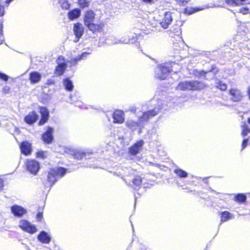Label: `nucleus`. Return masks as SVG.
I'll return each instance as SVG.
<instances>
[{
    "instance_id": "1",
    "label": "nucleus",
    "mask_w": 250,
    "mask_h": 250,
    "mask_svg": "<svg viewBox=\"0 0 250 250\" xmlns=\"http://www.w3.org/2000/svg\"><path fill=\"white\" fill-rule=\"evenodd\" d=\"M159 110V108L155 107L152 109L144 112L143 115L139 117V122L134 121L131 119L127 120L126 122V125L133 131L139 128V133H141L144 123L148 121L149 119L157 115Z\"/></svg>"
},
{
    "instance_id": "2",
    "label": "nucleus",
    "mask_w": 250,
    "mask_h": 250,
    "mask_svg": "<svg viewBox=\"0 0 250 250\" xmlns=\"http://www.w3.org/2000/svg\"><path fill=\"white\" fill-rule=\"evenodd\" d=\"M206 85L202 82L197 81H185L183 82L177 86L176 89L177 90H197L204 88Z\"/></svg>"
},
{
    "instance_id": "3",
    "label": "nucleus",
    "mask_w": 250,
    "mask_h": 250,
    "mask_svg": "<svg viewBox=\"0 0 250 250\" xmlns=\"http://www.w3.org/2000/svg\"><path fill=\"white\" fill-rule=\"evenodd\" d=\"M66 171V169L62 167H55L50 169L47 176L48 181L51 184H54L57 181V176H63Z\"/></svg>"
},
{
    "instance_id": "4",
    "label": "nucleus",
    "mask_w": 250,
    "mask_h": 250,
    "mask_svg": "<svg viewBox=\"0 0 250 250\" xmlns=\"http://www.w3.org/2000/svg\"><path fill=\"white\" fill-rule=\"evenodd\" d=\"M170 71V67L168 64H161L155 69V77L158 79L165 80Z\"/></svg>"
},
{
    "instance_id": "5",
    "label": "nucleus",
    "mask_w": 250,
    "mask_h": 250,
    "mask_svg": "<svg viewBox=\"0 0 250 250\" xmlns=\"http://www.w3.org/2000/svg\"><path fill=\"white\" fill-rule=\"evenodd\" d=\"M229 94L230 96V101L233 102H240L244 96L242 91L237 88H232L229 90Z\"/></svg>"
},
{
    "instance_id": "6",
    "label": "nucleus",
    "mask_w": 250,
    "mask_h": 250,
    "mask_svg": "<svg viewBox=\"0 0 250 250\" xmlns=\"http://www.w3.org/2000/svg\"><path fill=\"white\" fill-rule=\"evenodd\" d=\"M57 66L55 70V74L57 76H60L63 74L66 69L67 64L64 58L62 56L58 57L57 60Z\"/></svg>"
},
{
    "instance_id": "7",
    "label": "nucleus",
    "mask_w": 250,
    "mask_h": 250,
    "mask_svg": "<svg viewBox=\"0 0 250 250\" xmlns=\"http://www.w3.org/2000/svg\"><path fill=\"white\" fill-rule=\"evenodd\" d=\"M19 227L24 231L30 233H34L37 229L34 225H32L26 220H21L20 222Z\"/></svg>"
},
{
    "instance_id": "8",
    "label": "nucleus",
    "mask_w": 250,
    "mask_h": 250,
    "mask_svg": "<svg viewBox=\"0 0 250 250\" xmlns=\"http://www.w3.org/2000/svg\"><path fill=\"white\" fill-rule=\"evenodd\" d=\"M27 170L33 174H36L40 168V165L38 162L35 160H28L26 163Z\"/></svg>"
},
{
    "instance_id": "9",
    "label": "nucleus",
    "mask_w": 250,
    "mask_h": 250,
    "mask_svg": "<svg viewBox=\"0 0 250 250\" xmlns=\"http://www.w3.org/2000/svg\"><path fill=\"white\" fill-rule=\"evenodd\" d=\"M172 13L170 12H166L164 17L160 22V24L163 28L167 29L172 21Z\"/></svg>"
},
{
    "instance_id": "10",
    "label": "nucleus",
    "mask_w": 250,
    "mask_h": 250,
    "mask_svg": "<svg viewBox=\"0 0 250 250\" xmlns=\"http://www.w3.org/2000/svg\"><path fill=\"white\" fill-rule=\"evenodd\" d=\"M144 142L143 140H140L138 141L136 144H135L134 145H133L131 147L129 148V153L131 155H135L142 149V147L144 145Z\"/></svg>"
},
{
    "instance_id": "11",
    "label": "nucleus",
    "mask_w": 250,
    "mask_h": 250,
    "mask_svg": "<svg viewBox=\"0 0 250 250\" xmlns=\"http://www.w3.org/2000/svg\"><path fill=\"white\" fill-rule=\"evenodd\" d=\"M73 30L76 36V38H77L76 40H74V42H77L83 34V27L81 23H77L74 25Z\"/></svg>"
},
{
    "instance_id": "12",
    "label": "nucleus",
    "mask_w": 250,
    "mask_h": 250,
    "mask_svg": "<svg viewBox=\"0 0 250 250\" xmlns=\"http://www.w3.org/2000/svg\"><path fill=\"white\" fill-rule=\"evenodd\" d=\"M11 211L15 216L19 217H21L26 213V210L25 209L18 205H14L12 207Z\"/></svg>"
},
{
    "instance_id": "13",
    "label": "nucleus",
    "mask_w": 250,
    "mask_h": 250,
    "mask_svg": "<svg viewBox=\"0 0 250 250\" xmlns=\"http://www.w3.org/2000/svg\"><path fill=\"white\" fill-rule=\"evenodd\" d=\"M113 118L114 123H123L125 120L124 112L121 110L115 111L113 114Z\"/></svg>"
},
{
    "instance_id": "14",
    "label": "nucleus",
    "mask_w": 250,
    "mask_h": 250,
    "mask_svg": "<svg viewBox=\"0 0 250 250\" xmlns=\"http://www.w3.org/2000/svg\"><path fill=\"white\" fill-rule=\"evenodd\" d=\"M53 132V128L48 127L46 131L43 134L42 139L43 141L47 144L50 143L53 140L52 133Z\"/></svg>"
},
{
    "instance_id": "15",
    "label": "nucleus",
    "mask_w": 250,
    "mask_h": 250,
    "mask_svg": "<svg viewBox=\"0 0 250 250\" xmlns=\"http://www.w3.org/2000/svg\"><path fill=\"white\" fill-rule=\"evenodd\" d=\"M40 112L42 115V119L40 121L39 125H44L48 120L49 113L47 109L45 107H41Z\"/></svg>"
},
{
    "instance_id": "16",
    "label": "nucleus",
    "mask_w": 250,
    "mask_h": 250,
    "mask_svg": "<svg viewBox=\"0 0 250 250\" xmlns=\"http://www.w3.org/2000/svg\"><path fill=\"white\" fill-rule=\"evenodd\" d=\"M21 152L26 155H29L31 153V144L27 141L22 142L20 146Z\"/></svg>"
},
{
    "instance_id": "17",
    "label": "nucleus",
    "mask_w": 250,
    "mask_h": 250,
    "mask_svg": "<svg viewBox=\"0 0 250 250\" xmlns=\"http://www.w3.org/2000/svg\"><path fill=\"white\" fill-rule=\"evenodd\" d=\"M38 117V116L36 112L33 111L25 117L24 120L27 124H32L37 121Z\"/></svg>"
},
{
    "instance_id": "18",
    "label": "nucleus",
    "mask_w": 250,
    "mask_h": 250,
    "mask_svg": "<svg viewBox=\"0 0 250 250\" xmlns=\"http://www.w3.org/2000/svg\"><path fill=\"white\" fill-rule=\"evenodd\" d=\"M85 25L93 32L101 31L103 28V24H97L93 23V22H89L88 24H86Z\"/></svg>"
},
{
    "instance_id": "19",
    "label": "nucleus",
    "mask_w": 250,
    "mask_h": 250,
    "mask_svg": "<svg viewBox=\"0 0 250 250\" xmlns=\"http://www.w3.org/2000/svg\"><path fill=\"white\" fill-rule=\"evenodd\" d=\"M38 239L42 243L48 244L51 240L50 237L44 231H42L38 236Z\"/></svg>"
},
{
    "instance_id": "20",
    "label": "nucleus",
    "mask_w": 250,
    "mask_h": 250,
    "mask_svg": "<svg viewBox=\"0 0 250 250\" xmlns=\"http://www.w3.org/2000/svg\"><path fill=\"white\" fill-rule=\"evenodd\" d=\"M95 17V14L91 10L86 12L85 18H84V24H88L89 22H93Z\"/></svg>"
},
{
    "instance_id": "21",
    "label": "nucleus",
    "mask_w": 250,
    "mask_h": 250,
    "mask_svg": "<svg viewBox=\"0 0 250 250\" xmlns=\"http://www.w3.org/2000/svg\"><path fill=\"white\" fill-rule=\"evenodd\" d=\"M41 78V74L36 71L31 72L30 74L29 79L32 83H37L39 82L40 81Z\"/></svg>"
},
{
    "instance_id": "22",
    "label": "nucleus",
    "mask_w": 250,
    "mask_h": 250,
    "mask_svg": "<svg viewBox=\"0 0 250 250\" xmlns=\"http://www.w3.org/2000/svg\"><path fill=\"white\" fill-rule=\"evenodd\" d=\"M142 178L139 176L135 177L132 179V183L135 189H138L141 187L142 183Z\"/></svg>"
},
{
    "instance_id": "23",
    "label": "nucleus",
    "mask_w": 250,
    "mask_h": 250,
    "mask_svg": "<svg viewBox=\"0 0 250 250\" xmlns=\"http://www.w3.org/2000/svg\"><path fill=\"white\" fill-rule=\"evenodd\" d=\"M80 11L78 9H74L68 13V17L70 20L78 18L80 16Z\"/></svg>"
},
{
    "instance_id": "24",
    "label": "nucleus",
    "mask_w": 250,
    "mask_h": 250,
    "mask_svg": "<svg viewBox=\"0 0 250 250\" xmlns=\"http://www.w3.org/2000/svg\"><path fill=\"white\" fill-rule=\"evenodd\" d=\"M90 153L82 152L80 151H73L72 155L74 156V158L77 159H81L86 155H89Z\"/></svg>"
},
{
    "instance_id": "25",
    "label": "nucleus",
    "mask_w": 250,
    "mask_h": 250,
    "mask_svg": "<svg viewBox=\"0 0 250 250\" xmlns=\"http://www.w3.org/2000/svg\"><path fill=\"white\" fill-rule=\"evenodd\" d=\"M88 55V53L84 52L82 53L81 55H79L77 57L72 59L71 61V63L72 64H76L77 61H80L81 60H83Z\"/></svg>"
},
{
    "instance_id": "26",
    "label": "nucleus",
    "mask_w": 250,
    "mask_h": 250,
    "mask_svg": "<svg viewBox=\"0 0 250 250\" xmlns=\"http://www.w3.org/2000/svg\"><path fill=\"white\" fill-rule=\"evenodd\" d=\"M63 85L65 88L68 91H71L73 88L72 82L68 78L63 80Z\"/></svg>"
},
{
    "instance_id": "27",
    "label": "nucleus",
    "mask_w": 250,
    "mask_h": 250,
    "mask_svg": "<svg viewBox=\"0 0 250 250\" xmlns=\"http://www.w3.org/2000/svg\"><path fill=\"white\" fill-rule=\"evenodd\" d=\"M221 222H224L231 218V214L228 211H224L220 213Z\"/></svg>"
},
{
    "instance_id": "28",
    "label": "nucleus",
    "mask_w": 250,
    "mask_h": 250,
    "mask_svg": "<svg viewBox=\"0 0 250 250\" xmlns=\"http://www.w3.org/2000/svg\"><path fill=\"white\" fill-rule=\"evenodd\" d=\"M174 173L180 178H186L188 176V173L181 169H176L174 170Z\"/></svg>"
},
{
    "instance_id": "29",
    "label": "nucleus",
    "mask_w": 250,
    "mask_h": 250,
    "mask_svg": "<svg viewBox=\"0 0 250 250\" xmlns=\"http://www.w3.org/2000/svg\"><path fill=\"white\" fill-rule=\"evenodd\" d=\"M135 41V40L132 38L131 39H129L128 38H126V37H125L121 40H119L118 41L116 42L115 43H132Z\"/></svg>"
},
{
    "instance_id": "30",
    "label": "nucleus",
    "mask_w": 250,
    "mask_h": 250,
    "mask_svg": "<svg viewBox=\"0 0 250 250\" xmlns=\"http://www.w3.org/2000/svg\"><path fill=\"white\" fill-rule=\"evenodd\" d=\"M216 87L221 90L225 91L227 88V85L222 82L218 81L216 83Z\"/></svg>"
},
{
    "instance_id": "31",
    "label": "nucleus",
    "mask_w": 250,
    "mask_h": 250,
    "mask_svg": "<svg viewBox=\"0 0 250 250\" xmlns=\"http://www.w3.org/2000/svg\"><path fill=\"white\" fill-rule=\"evenodd\" d=\"M241 128L242 129V135L244 137L247 135L248 132H250V128H249L248 125L246 124L242 125Z\"/></svg>"
},
{
    "instance_id": "32",
    "label": "nucleus",
    "mask_w": 250,
    "mask_h": 250,
    "mask_svg": "<svg viewBox=\"0 0 250 250\" xmlns=\"http://www.w3.org/2000/svg\"><path fill=\"white\" fill-rule=\"evenodd\" d=\"M226 2L231 6H237L241 4L240 0H225Z\"/></svg>"
},
{
    "instance_id": "33",
    "label": "nucleus",
    "mask_w": 250,
    "mask_h": 250,
    "mask_svg": "<svg viewBox=\"0 0 250 250\" xmlns=\"http://www.w3.org/2000/svg\"><path fill=\"white\" fill-rule=\"evenodd\" d=\"M246 199V196L243 194H238L235 196V200L240 202H244Z\"/></svg>"
},
{
    "instance_id": "34",
    "label": "nucleus",
    "mask_w": 250,
    "mask_h": 250,
    "mask_svg": "<svg viewBox=\"0 0 250 250\" xmlns=\"http://www.w3.org/2000/svg\"><path fill=\"white\" fill-rule=\"evenodd\" d=\"M60 3L62 7L65 9H67L69 7V4L66 0H60Z\"/></svg>"
},
{
    "instance_id": "35",
    "label": "nucleus",
    "mask_w": 250,
    "mask_h": 250,
    "mask_svg": "<svg viewBox=\"0 0 250 250\" xmlns=\"http://www.w3.org/2000/svg\"><path fill=\"white\" fill-rule=\"evenodd\" d=\"M78 3L82 8L88 7L89 5V1L87 0H79Z\"/></svg>"
},
{
    "instance_id": "36",
    "label": "nucleus",
    "mask_w": 250,
    "mask_h": 250,
    "mask_svg": "<svg viewBox=\"0 0 250 250\" xmlns=\"http://www.w3.org/2000/svg\"><path fill=\"white\" fill-rule=\"evenodd\" d=\"M204 9L203 8H194V9H192V8H186L185 9V12L186 13L188 14H191L195 12H196V11H199V10H203Z\"/></svg>"
},
{
    "instance_id": "37",
    "label": "nucleus",
    "mask_w": 250,
    "mask_h": 250,
    "mask_svg": "<svg viewBox=\"0 0 250 250\" xmlns=\"http://www.w3.org/2000/svg\"><path fill=\"white\" fill-rule=\"evenodd\" d=\"M47 156V153L42 151H39L37 153V157L43 159Z\"/></svg>"
},
{
    "instance_id": "38",
    "label": "nucleus",
    "mask_w": 250,
    "mask_h": 250,
    "mask_svg": "<svg viewBox=\"0 0 250 250\" xmlns=\"http://www.w3.org/2000/svg\"><path fill=\"white\" fill-rule=\"evenodd\" d=\"M8 78H9V77L7 75H6L5 74L0 72V79L1 80H2L6 82L8 81Z\"/></svg>"
},
{
    "instance_id": "39",
    "label": "nucleus",
    "mask_w": 250,
    "mask_h": 250,
    "mask_svg": "<svg viewBox=\"0 0 250 250\" xmlns=\"http://www.w3.org/2000/svg\"><path fill=\"white\" fill-rule=\"evenodd\" d=\"M248 141H249L248 139H246L243 140L242 144V149H244L247 146Z\"/></svg>"
},
{
    "instance_id": "40",
    "label": "nucleus",
    "mask_w": 250,
    "mask_h": 250,
    "mask_svg": "<svg viewBox=\"0 0 250 250\" xmlns=\"http://www.w3.org/2000/svg\"><path fill=\"white\" fill-rule=\"evenodd\" d=\"M10 91V87L8 86H4L2 88V92L4 94L8 93Z\"/></svg>"
},
{
    "instance_id": "41",
    "label": "nucleus",
    "mask_w": 250,
    "mask_h": 250,
    "mask_svg": "<svg viewBox=\"0 0 250 250\" xmlns=\"http://www.w3.org/2000/svg\"><path fill=\"white\" fill-rule=\"evenodd\" d=\"M4 13V9L3 6L0 5V17L2 16Z\"/></svg>"
},
{
    "instance_id": "42",
    "label": "nucleus",
    "mask_w": 250,
    "mask_h": 250,
    "mask_svg": "<svg viewBox=\"0 0 250 250\" xmlns=\"http://www.w3.org/2000/svg\"><path fill=\"white\" fill-rule=\"evenodd\" d=\"M189 0H177V2L180 4H184L187 3Z\"/></svg>"
},
{
    "instance_id": "43",
    "label": "nucleus",
    "mask_w": 250,
    "mask_h": 250,
    "mask_svg": "<svg viewBox=\"0 0 250 250\" xmlns=\"http://www.w3.org/2000/svg\"><path fill=\"white\" fill-rule=\"evenodd\" d=\"M42 218V213L41 212H39L37 215V218L38 221H41Z\"/></svg>"
},
{
    "instance_id": "44",
    "label": "nucleus",
    "mask_w": 250,
    "mask_h": 250,
    "mask_svg": "<svg viewBox=\"0 0 250 250\" xmlns=\"http://www.w3.org/2000/svg\"><path fill=\"white\" fill-rule=\"evenodd\" d=\"M249 10L247 8H243L241 9V12L243 14H246L248 12Z\"/></svg>"
},
{
    "instance_id": "45",
    "label": "nucleus",
    "mask_w": 250,
    "mask_h": 250,
    "mask_svg": "<svg viewBox=\"0 0 250 250\" xmlns=\"http://www.w3.org/2000/svg\"><path fill=\"white\" fill-rule=\"evenodd\" d=\"M3 187V181L1 179H0V190Z\"/></svg>"
},
{
    "instance_id": "46",
    "label": "nucleus",
    "mask_w": 250,
    "mask_h": 250,
    "mask_svg": "<svg viewBox=\"0 0 250 250\" xmlns=\"http://www.w3.org/2000/svg\"><path fill=\"white\" fill-rule=\"evenodd\" d=\"M130 111L131 112H134L136 111V108L135 107H132L130 109Z\"/></svg>"
},
{
    "instance_id": "47",
    "label": "nucleus",
    "mask_w": 250,
    "mask_h": 250,
    "mask_svg": "<svg viewBox=\"0 0 250 250\" xmlns=\"http://www.w3.org/2000/svg\"><path fill=\"white\" fill-rule=\"evenodd\" d=\"M13 0H6L5 3L9 4Z\"/></svg>"
},
{
    "instance_id": "48",
    "label": "nucleus",
    "mask_w": 250,
    "mask_h": 250,
    "mask_svg": "<svg viewBox=\"0 0 250 250\" xmlns=\"http://www.w3.org/2000/svg\"><path fill=\"white\" fill-rule=\"evenodd\" d=\"M2 28H3L2 24H0V34L1 33Z\"/></svg>"
},
{
    "instance_id": "49",
    "label": "nucleus",
    "mask_w": 250,
    "mask_h": 250,
    "mask_svg": "<svg viewBox=\"0 0 250 250\" xmlns=\"http://www.w3.org/2000/svg\"><path fill=\"white\" fill-rule=\"evenodd\" d=\"M248 96H249V99H250V88H248Z\"/></svg>"
},
{
    "instance_id": "50",
    "label": "nucleus",
    "mask_w": 250,
    "mask_h": 250,
    "mask_svg": "<svg viewBox=\"0 0 250 250\" xmlns=\"http://www.w3.org/2000/svg\"><path fill=\"white\" fill-rule=\"evenodd\" d=\"M248 123L250 125V117H249L248 119Z\"/></svg>"
},
{
    "instance_id": "51",
    "label": "nucleus",
    "mask_w": 250,
    "mask_h": 250,
    "mask_svg": "<svg viewBox=\"0 0 250 250\" xmlns=\"http://www.w3.org/2000/svg\"><path fill=\"white\" fill-rule=\"evenodd\" d=\"M123 180L125 182V183H126V184H128V182H127V180H126V179H124V178H123Z\"/></svg>"
},
{
    "instance_id": "52",
    "label": "nucleus",
    "mask_w": 250,
    "mask_h": 250,
    "mask_svg": "<svg viewBox=\"0 0 250 250\" xmlns=\"http://www.w3.org/2000/svg\"><path fill=\"white\" fill-rule=\"evenodd\" d=\"M202 73H203V74H202V73L201 74V75H204L205 74H206V72H204V71H203V72H202Z\"/></svg>"
},
{
    "instance_id": "53",
    "label": "nucleus",
    "mask_w": 250,
    "mask_h": 250,
    "mask_svg": "<svg viewBox=\"0 0 250 250\" xmlns=\"http://www.w3.org/2000/svg\"><path fill=\"white\" fill-rule=\"evenodd\" d=\"M241 0V4H242V2L245 1V0Z\"/></svg>"
},
{
    "instance_id": "54",
    "label": "nucleus",
    "mask_w": 250,
    "mask_h": 250,
    "mask_svg": "<svg viewBox=\"0 0 250 250\" xmlns=\"http://www.w3.org/2000/svg\"><path fill=\"white\" fill-rule=\"evenodd\" d=\"M2 43V41H0V44Z\"/></svg>"
},
{
    "instance_id": "55",
    "label": "nucleus",
    "mask_w": 250,
    "mask_h": 250,
    "mask_svg": "<svg viewBox=\"0 0 250 250\" xmlns=\"http://www.w3.org/2000/svg\"><path fill=\"white\" fill-rule=\"evenodd\" d=\"M250 88V86L249 87V88Z\"/></svg>"
}]
</instances>
